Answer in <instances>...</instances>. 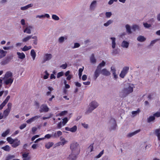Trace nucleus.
Segmentation results:
<instances>
[{
	"label": "nucleus",
	"mask_w": 160,
	"mask_h": 160,
	"mask_svg": "<svg viewBox=\"0 0 160 160\" xmlns=\"http://www.w3.org/2000/svg\"><path fill=\"white\" fill-rule=\"evenodd\" d=\"M67 111H64L62 112L61 113H59V114H57L56 115L57 116H62L64 115L65 114H66L67 113Z\"/></svg>",
	"instance_id": "49530a36"
},
{
	"label": "nucleus",
	"mask_w": 160,
	"mask_h": 160,
	"mask_svg": "<svg viewBox=\"0 0 160 160\" xmlns=\"http://www.w3.org/2000/svg\"><path fill=\"white\" fill-rule=\"evenodd\" d=\"M140 130H137L133 132H131L130 133H129L127 135V136L128 137H131L132 136H134V135H136L137 133H138V132H140Z\"/></svg>",
	"instance_id": "cd10ccee"
},
{
	"label": "nucleus",
	"mask_w": 160,
	"mask_h": 160,
	"mask_svg": "<svg viewBox=\"0 0 160 160\" xmlns=\"http://www.w3.org/2000/svg\"><path fill=\"white\" fill-rule=\"evenodd\" d=\"M52 114L50 113L48 115H47V117H43L42 119L44 120L46 119H49L52 117Z\"/></svg>",
	"instance_id": "3c124183"
},
{
	"label": "nucleus",
	"mask_w": 160,
	"mask_h": 160,
	"mask_svg": "<svg viewBox=\"0 0 160 160\" xmlns=\"http://www.w3.org/2000/svg\"><path fill=\"white\" fill-rule=\"evenodd\" d=\"M60 141L58 142L57 143V146H63L65 144L67 143L68 141L62 137H61L60 138Z\"/></svg>",
	"instance_id": "f8f14e48"
},
{
	"label": "nucleus",
	"mask_w": 160,
	"mask_h": 160,
	"mask_svg": "<svg viewBox=\"0 0 160 160\" xmlns=\"http://www.w3.org/2000/svg\"><path fill=\"white\" fill-rule=\"evenodd\" d=\"M105 62H104V61H102V62L100 63L98 65V66L97 67V68L101 70L102 67H103L105 66Z\"/></svg>",
	"instance_id": "473e14b6"
},
{
	"label": "nucleus",
	"mask_w": 160,
	"mask_h": 160,
	"mask_svg": "<svg viewBox=\"0 0 160 160\" xmlns=\"http://www.w3.org/2000/svg\"><path fill=\"white\" fill-rule=\"evenodd\" d=\"M111 71L112 72V74L116 72V70L115 67L112 66L111 67Z\"/></svg>",
	"instance_id": "864d4df0"
},
{
	"label": "nucleus",
	"mask_w": 160,
	"mask_h": 160,
	"mask_svg": "<svg viewBox=\"0 0 160 160\" xmlns=\"http://www.w3.org/2000/svg\"><path fill=\"white\" fill-rule=\"evenodd\" d=\"M67 63H65V64H63L62 65L60 66V67L62 68L63 69H66L67 67Z\"/></svg>",
	"instance_id": "338daca9"
},
{
	"label": "nucleus",
	"mask_w": 160,
	"mask_h": 160,
	"mask_svg": "<svg viewBox=\"0 0 160 160\" xmlns=\"http://www.w3.org/2000/svg\"><path fill=\"white\" fill-rule=\"evenodd\" d=\"M129 45V43L128 42L123 40L121 43V46L123 48H128Z\"/></svg>",
	"instance_id": "dca6fc26"
},
{
	"label": "nucleus",
	"mask_w": 160,
	"mask_h": 160,
	"mask_svg": "<svg viewBox=\"0 0 160 160\" xmlns=\"http://www.w3.org/2000/svg\"><path fill=\"white\" fill-rule=\"evenodd\" d=\"M80 46V44L77 42H76L74 43V46L73 47H72V48L74 49L76 48H78Z\"/></svg>",
	"instance_id": "09e8293b"
},
{
	"label": "nucleus",
	"mask_w": 160,
	"mask_h": 160,
	"mask_svg": "<svg viewBox=\"0 0 160 160\" xmlns=\"http://www.w3.org/2000/svg\"><path fill=\"white\" fill-rule=\"evenodd\" d=\"M99 105V104L95 101H92L89 105L88 108L85 112L86 114H88L96 108Z\"/></svg>",
	"instance_id": "7ed1b4c3"
},
{
	"label": "nucleus",
	"mask_w": 160,
	"mask_h": 160,
	"mask_svg": "<svg viewBox=\"0 0 160 160\" xmlns=\"http://www.w3.org/2000/svg\"><path fill=\"white\" fill-rule=\"evenodd\" d=\"M125 28L126 29V31L128 34H131L132 32L130 26L128 24H126L125 25Z\"/></svg>",
	"instance_id": "2f4dec72"
},
{
	"label": "nucleus",
	"mask_w": 160,
	"mask_h": 160,
	"mask_svg": "<svg viewBox=\"0 0 160 160\" xmlns=\"http://www.w3.org/2000/svg\"><path fill=\"white\" fill-rule=\"evenodd\" d=\"M108 125L109 127V129L111 130H114L116 128L117 126L116 122L113 118H111L109 121Z\"/></svg>",
	"instance_id": "20e7f679"
},
{
	"label": "nucleus",
	"mask_w": 160,
	"mask_h": 160,
	"mask_svg": "<svg viewBox=\"0 0 160 160\" xmlns=\"http://www.w3.org/2000/svg\"><path fill=\"white\" fill-rule=\"evenodd\" d=\"M153 115L155 117L158 118L160 117V109H159V111L154 113Z\"/></svg>",
	"instance_id": "de8ad7c7"
},
{
	"label": "nucleus",
	"mask_w": 160,
	"mask_h": 160,
	"mask_svg": "<svg viewBox=\"0 0 160 160\" xmlns=\"http://www.w3.org/2000/svg\"><path fill=\"white\" fill-rule=\"evenodd\" d=\"M9 129H7L4 132H3L2 134V137H6L9 132Z\"/></svg>",
	"instance_id": "37998d69"
},
{
	"label": "nucleus",
	"mask_w": 160,
	"mask_h": 160,
	"mask_svg": "<svg viewBox=\"0 0 160 160\" xmlns=\"http://www.w3.org/2000/svg\"><path fill=\"white\" fill-rule=\"evenodd\" d=\"M32 35L27 36V37L24 38L23 39H22V41L23 42H26L32 38Z\"/></svg>",
	"instance_id": "c85d7f7f"
},
{
	"label": "nucleus",
	"mask_w": 160,
	"mask_h": 160,
	"mask_svg": "<svg viewBox=\"0 0 160 160\" xmlns=\"http://www.w3.org/2000/svg\"><path fill=\"white\" fill-rule=\"evenodd\" d=\"M20 143V141L18 140L17 138V140H15V141L14 142L13 144L12 145V146L14 148H15L19 145Z\"/></svg>",
	"instance_id": "b1692460"
},
{
	"label": "nucleus",
	"mask_w": 160,
	"mask_h": 160,
	"mask_svg": "<svg viewBox=\"0 0 160 160\" xmlns=\"http://www.w3.org/2000/svg\"><path fill=\"white\" fill-rule=\"evenodd\" d=\"M63 75V73L62 72H59L58 73L57 75V78H59L60 77L62 76Z\"/></svg>",
	"instance_id": "69168bd1"
},
{
	"label": "nucleus",
	"mask_w": 160,
	"mask_h": 160,
	"mask_svg": "<svg viewBox=\"0 0 160 160\" xmlns=\"http://www.w3.org/2000/svg\"><path fill=\"white\" fill-rule=\"evenodd\" d=\"M7 140L9 143L12 145L14 142L17 140V138L13 139L10 137H8L7 138Z\"/></svg>",
	"instance_id": "7c9ffc66"
},
{
	"label": "nucleus",
	"mask_w": 160,
	"mask_h": 160,
	"mask_svg": "<svg viewBox=\"0 0 160 160\" xmlns=\"http://www.w3.org/2000/svg\"><path fill=\"white\" fill-rule=\"evenodd\" d=\"M132 29L135 31L137 30H138L139 29V27L138 25H134L132 26Z\"/></svg>",
	"instance_id": "ea45409f"
},
{
	"label": "nucleus",
	"mask_w": 160,
	"mask_h": 160,
	"mask_svg": "<svg viewBox=\"0 0 160 160\" xmlns=\"http://www.w3.org/2000/svg\"><path fill=\"white\" fill-rule=\"evenodd\" d=\"M62 134V132L60 131H58L57 132L53 133L52 135V137L53 138H57Z\"/></svg>",
	"instance_id": "a211bd4d"
},
{
	"label": "nucleus",
	"mask_w": 160,
	"mask_h": 160,
	"mask_svg": "<svg viewBox=\"0 0 160 160\" xmlns=\"http://www.w3.org/2000/svg\"><path fill=\"white\" fill-rule=\"evenodd\" d=\"M93 144H91L88 147V150L91 152L93 151Z\"/></svg>",
	"instance_id": "603ef678"
},
{
	"label": "nucleus",
	"mask_w": 160,
	"mask_h": 160,
	"mask_svg": "<svg viewBox=\"0 0 160 160\" xmlns=\"http://www.w3.org/2000/svg\"><path fill=\"white\" fill-rule=\"evenodd\" d=\"M155 119V117L153 115V116H151L148 118V122H151L153 121Z\"/></svg>",
	"instance_id": "4c0bfd02"
},
{
	"label": "nucleus",
	"mask_w": 160,
	"mask_h": 160,
	"mask_svg": "<svg viewBox=\"0 0 160 160\" xmlns=\"http://www.w3.org/2000/svg\"><path fill=\"white\" fill-rule=\"evenodd\" d=\"M12 59V56H9L7 57L2 60L0 62V64L2 66L7 64L9 63Z\"/></svg>",
	"instance_id": "39448f33"
},
{
	"label": "nucleus",
	"mask_w": 160,
	"mask_h": 160,
	"mask_svg": "<svg viewBox=\"0 0 160 160\" xmlns=\"http://www.w3.org/2000/svg\"><path fill=\"white\" fill-rule=\"evenodd\" d=\"M50 16L49 14L47 13H45L44 15H37L36 16V18H44L46 17L47 18H49Z\"/></svg>",
	"instance_id": "c756f323"
},
{
	"label": "nucleus",
	"mask_w": 160,
	"mask_h": 160,
	"mask_svg": "<svg viewBox=\"0 0 160 160\" xmlns=\"http://www.w3.org/2000/svg\"><path fill=\"white\" fill-rule=\"evenodd\" d=\"M113 49H114L112 51V54L114 55H116L119 53V52L117 49H115V48Z\"/></svg>",
	"instance_id": "e2e57ef3"
},
{
	"label": "nucleus",
	"mask_w": 160,
	"mask_h": 160,
	"mask_svg": "<svg viewBox=\"0 0 160 160\" xmlns=\"http://www.w3.org/2000/svg\"><path fill=\"white\" fill-rule=\"evenodd\" d=\"M104 153V150H103L99 154L97 155L96 157V158H99L101 157V156Z\"/></svg>",
	"instance_id": "8fccbe9b"
},
{
	"label": "nucleus",
	"mask_w": 160,
	"mask_h": 160,
	"mask_svg": "<svg viewBox=\"0 0 160 160\" xmlns=\"http://www.w3.org/2000/svg\"><path fill=\"white\" fill-rule=\"evenodd\" d=\"M158 39H155L152 41L151 42L150 45V46H153V45L154 44L156 43V42L158 41Z\"/></svg>",
	"instance_id": "4d7b16f0"
},
{
	"label": "nucleus",
	"mask_w": 160,
	"mask_h": 160,
	"mask_svg": "<svg viewBox=\"0 0 160 160\" xmlns=\"http://www.w3.org/2000/svg\"><path fill=\"white\" fill-rule=\"evenodd\" d=\"M97 5V2L96 0H93L91 3L89 7V9L90 11H94Z\"/></svg>",
	"instance_id": "1a4fd4ad"
},
{
	"label": "nucleus",
	"mask_w": 160,
	"mask_h": 160,
	"mask_svg": "<svg viewBox=\"0 0 160 160\" xmlns=\"http://www.w3.org/2000/svg\"><path fill=\"white\" fill-rule=\"evenodd\" d=\"M3 79L4 81L3 82L4 83L7 85H11L13 81V78L4 79Z\"/></svg>",
	"instance_id": "ddd939ff"
},
{
	"label": "nucleus",
	"mask_w": 160,
	"mask_h": 160,
	"mask_svg": "<svg viewBox=\"0 0 160 160\" xmlns=\"http://www.w3.org/2000/svg\"><path fill=\"white\" fill-rule=\"evenodd\" d=\"M45 73L46 74V75L44 76L43 78L45 79H46L48 78V76L49 75V74L48 72L47 71H45Z\"/></svg>",
	"instance_id": "680f3d73"
},
{
	"label": "nucleus",
	"mask_w": 160,
	"mask_h": 160,
	"mask_svg": "<svg viewBox=\"0 0 160 160\" xmlns=\"http://www.w3.org/2000/svg\"><path fill=\"white\" fill-rule=\"evenodd\" d=\"M17 54L18 55V58L19 59H23L25 57V55L23 52H17Z\"/></svg>",
	"instance_id": "393cba45"
},
{
	"label": "nucleus",
	"mask_w": 160,
	"mask_h": 160,
	"mask_svg": "<svg viewBox=\"0 0 160 160\" xmlns=\"http://www.w3.org/2000/svg\"><path fill=\"white\" fill-rule=\"evenodd\" d=\"M112 15L111 12H107L105 13V15L107 17L109 18H110Z\"/></svg>",
	"instance_id": "13d9d810"
},
{
	"label": "nucleus",
	"mask_w": 160,
	"mask_h": 160,
	"mask_svg": "<svg viewBox=\"0 0 160 160\" xmlns=\"http://www.w3.org/2000/svg\"><path fill=\"white\" fill-rule=\"evenodd\" d=\"M143 25L145 28H149L151 27L150 24H148L147 23H143Z\"/></svg>",
	"instance_id": "5fc2aeb1"
},
{
	"label": "nucleus",
	"mask_w": 160,
	"mask_h": 160,
	"mask_svg": "<svg viewBox=\"0 0 160 160\" xmlns=\"http://www.w3.org/2000/svg\"><path fill=\"white\" fill-rule=\"evenodd\" d=\"M26 126V124L25 123L21 125L19 127V128L20 129L22 130L25 128Z\"/></svg>",
	"instance_id": "774afa93"
},
{
	"label": "nucleus",
	"mask_w": 160,
	"mask_h": 160,
	"mask_svg": "<svg viewBox=\"0 0 160 160\" xmlns=\"http://www.w3.org/2000/svg\"><path fill=\"white\" fill-rule=\"evenodd\" d=\"M90 62L93 64H95L96 63L97 60L94 57V54H92L91 56L90 57Z\"/></svg>",
	"instance_id": "6ab92c4d"
},
{
	"label": "nucleus",
	"mask_w": 160,
	"mask_h": 160,
	"mask_svg": "<svg viewBox=\"0 0 160 160\" xmlns=\"http://www.w3.org/2000/svg\"><path fill=\"white\" fill-rule=\"evenodd\" d=\"M146 39L143 36L139 35L137 38V40L139 42H144Z\"/></svg>",
	"instance_id": "4be33fe9"
},
{
	"label": "nucleus",
	"mask_w": 160,
	"mask_h": 160,
	"mask_svg": "<svg viewBox=\"0 0 160 160\" xmlns=\"http://www.w3.org/2000/svg\"><path fill=\"white\" fill-rule=\"evenodd\" d=\"M52 57V56L51 54L45 53L44 55L42 63H44L47 61L51 60Z\"/></svg>",
	"instance_id": "0eeeda50"
},
{
	"label": "nucleus",
	"mask_w": 160,
	"mask_h": 160,
	"mask_svg": "<svg viewBox=\"0 0 160 160\" xmlns=\"http://www.w3.org/2000/svg\"><path fill=\"white\" fill-rule=\"evenodd\" d=\"M110 39L111 40L112 47L113 49H114L116 46V38L114 37H111Z\"/></svg>",
	"instance_id": "aec40b11"
},
{
	"label": "nucleus",
	"mask_w": 160,
	"mask_h": 160,
	"mask_svg": "<svg viewBox=\"0 0 160 160\" xmlns=\"http://www.w3.org/2000/svg\"><path fill=\"white\" fill-rule=\"evenodd\" d=\"M77 129V126L76 125H74L72 127L70 128V132H74L76 131Z\"/></svg>",
	"instance_id": "79ce46f5"
},
{
	"label": "nucleus",
	"mask_w": 160,
	"mask_h": 160,
	"mask_svg": "<svg viewBox=\"0 0 160 160\" xmlns=\"http://www.w3.org/2000/svg\"><path fill=\"white\" fill-rule=\"evenodd\" d=\"M129 69V68L128 67H124L120 74L119 76L120 77L123 78L126 74L128 73Z\"/></svg>",
	"instance_id": "6e6552de"
},
{
	"label": "nucleus",
	"mask_w": 160,
	"mask_h": 160,
	"mask_svg": "<svg viewBox=\"0 0 160 160\" xmlns=\"http://www.w3.org/2000/svg\"><path fill=\"white\" fill-rule=\"evenodd\" d=\"M67 36H61L59 38L58 41L59 43H62L65 40H67Z\"/></svg>",
	"instance_id": "a878e982"
},
{
	"label": "nucleus",
	"mask_w": 160,
	"mask_h": 160,
	"mask_svg": "<svg viewBox=\"0 0 160 160\" xmlns=\"http://www.w3.org/2000/svg\"><path fill=\"white\" fill-rule=\"evenodd\" d=\"M70 148L71 151L72 155L74 156V158H72V159L74 160L77 158V156L80 153V146L77 142H74L70 144Z\"/></svg>",
	"instance_id": "f257e3e1"
},
{
	"label": "nucleus",
	"mask_w": 160,
	"mask_h": 160,
	"mask_svg": "<svg viewBox=\"0 0 160 160\" xmlns=\"http://www.w3.org/2000/svg\"><path fill=\"white\" fill-rule=\"evenodd\" d=\"M32 47L31 46H25L22 49V50L23 51H26L31 48Z\"/></svg>",
	"instance_id": "58836bf2"
},
{
	"label": "nucleus",
	"mask_w": 160,
	"mask_h": 160,
	"mask_svg": "<svg viewBox=\"0 0 160 160\" xmlns=\"http://www.w3.org/2000/svg\"><path fill=\"white\" fill-rule=\"evenodd\" d=\"M15 158V156L14 155H10L8 156L6 158V160H10L12 159Z\"/></svg>",
	"instance_id": "6e6d98bb"
},
{
	"label": "nucleus",
	"mask_w": 160,
	"mask_h": 160,
	"mask_svg": "<svg viewBox=\"0 0 160 160\" xmlns=\"http://www.w3.org/2000/svg\"><path fill=\"white\" fill-rule=\"evenodd\" d=\"M10 111L6 109L3 112V114L0 112V120L2 118H5L8 116L10 113Z\"/></svg>",
	"instance_id": "9b49d317"
},
{
	"label": "nucleus",
	"mask_w": 160,
	"mask_h": 160,
	"mask_svg": "<svg viewBox=\"0 0 160 160\" xmlns=\"http://www.w3.org/2000/svg\"><path fill=\"white\" fill-rule=\"evenodd\" d=\"M2 149L6 151H9L10 150V147L8 145L2 147Z\"/></svg>",
	"instance_id": "a19ab883"
},
{
	"label": "nucleus",
	"mask_w": 160,
	"mask_h": 160,
	"mask_svg": "<svg viewBox=\"0 0 160 160\" xmlns=\"http://www.w3.org/2000/svg\"><path fill=\"white\" fill-rule=\"evenodd\" d=\"M53 142H49L46 144L45 147L47 149H49L53 145Z\"/></svg>",
	"instance_id": "f704fd0d"
},
{
	"label": "nucleus",
	"mask_w": 160,
	"mask_h": 160,
	"mask_svg": "<svg viewBox=\"0 0 160 160\" xmlns=\"http://www.w3.org/2000/svg\"><path fill=\"white\" fill-rule=\"evenodd\" d=\"M101 71L100 69L97 68L94 72L93 77L94 79H96L99 76Z\"/></svg>",
	"instance_id": "f3484780"
},
{
	"label": "nucleus",
	"mask_w": 160,
	"mask_h": 160,
	"mask_svg": "<svg viewBox=\"0 0 160 160\" xmlns=\"http://www.w3.org/2000/svg\"><path fill=\"white\" fill-rule=\"evenodd\" d=\"M113 21L111 20H109L107 21L106 23L103 24L104 26L107 27L109 26L113 22Z\"/></svg>",
	"instance_id": "c9c22d12"
},
{
	"label": "nucleus",
	"mask_w": 160,
	"mask_h": 160,
	"mask_svg": "<svg viewBox=\"0 0 160 160\" xmlns=\"http://www.w3.org/2000/svg\"><path fill=\"white\" fill-rule=\"evenodd\" d=\"M52 18L56 21L58 20L59 19V17L55 14H53L52 16Z\"/></svg>",
	"instance_id": "a18cd8bd"
},
{
	"label": "nucleus",
	"mask_w": 160,
	"mask_h": 160,
	"mask_svg": "<svg viewBox=\"0 0 160 160\" xmlns=\"http://www.w3.org/2000/svg\"><path fill=\"white\" fill-rule=\"evenodd\" d=\"M84 68L83 67L82 68H80L78 70V75L80 78H81L82 75V72Z\"/></svg>",
	"instance_id": "c03bdc74"
},
{
	"label": "nucleus",
	"mask_w": 160,
	"mask_h": 160,
	"mask_svg": "<svg viewBox=\"0 0 160 160\" xmlns=\"http://www.w3.org/2000/svg\"><path fill=\"white\" fill-rule=\"evenodd\" d=\"M33 5L31 3L28 4L25 6L21 8V9L22 10H27L28 8L32 7L33 6Z\"/></svg>",
	"instance_id": "bb28decb"
},
{
	"label": "nucleus",
	"mask_w": 160,
	"mask_h": 160,
	"mask_svg": "<svg viewBox=\"0 0 160 160\" xmlns=\"http://www.w3.org/2000/svg\"><path fill=\"white\" fill-rule=\"evenodd\" d=\"M101 73L105 76H109L111 75L110 72L106 68H104L101 70Z\"/></svg>",
	"instance_id": "2eb2a0df"
},
{
	"label": "nucleus",
	"mask_w": 160,
	"mask_h": 160,
	"mask_svg": "<svg viewBox=\"0 0 160 160\" xmlns=\"http://www.w3.org/2000/svg\"><path fill=\"white\" fill-rule=\"evenodd\" d=\"M7 53V51H4L2 49H0V59H1L5 57Z\"/></svg>",
	"instance_id": "412c9836"
},
{
	"label": "nucleus",
	"mask_w": 160,
	"mask_h": 160,
	"mask_svg": "<svg viewBox=\"0 0 160 160\" xmlns=\"http://www.w3.org/2000/svg\"><path fill=\"white\" fill-rule=\"evenodd\" d=\"M68 119L67 118H65L63 119V121L62 122L63 124V126H64L68 122Z\"/></svg>",
	"instance_id": "bf43d9fd"
},
{
	"label": "nucleus",
	"mask_w": 160,
	"mask_h": 160,
	"mask_svg": "<svg viewBox=\"0 0 160 160\" xmlns=\"http://www.w3.org/2000/svg\"><path fill=\"white\" fill-rule=\"evenodd\" d=\"M12 106V103L9 102L7 105L8 108L6 109L11 111Z\"/></svg>",
	"instance_id": "052dcab7"
},
{
	"label": "nucleus",
	"mask_w": 160,
	"mask_h": 160,
	"mask_svg": "<svg viewBox=\"0 0 160 160\" xmlns=\"http://www.w3.org/2000/svg\"><path fill=\"white\" fill-rule=\"evenodd\" d=\"M135 88L134 85L131 83H128L125 85V87L122 90L121 93L124 96L132 93L133 91V88Z\"/></svg>",
	"instance_id": "f03ea898"
},
{
	"label": "nucleus",
	"mask_w": 160,
	"mask_h": 160,
	"mask_svg": "<svg viewBox=\"0 0 160 160\" xmlns=\"http://www.w3.org/2000/svg\"><path fill=\"white\" fill-rule=\"evenodd\" d=\"M22 28L24 32L30 34L31 32V30L33 28V27L31 25H26L23 26Z\"/></svg>",
	"instance_id": "423d86ee"
},
{
	"label": "nucleus",
	"mask_w": 160,
	"mask_h": 160,
	"mask_svg": "<svg viewBox=\"0 0 160 160\" xmlns=\"http://www.w3.org/2000/svg\"><path fill=\"white\" fill-rule=\"evenodd\" d=\"M155 134L157 137L158 140L160 141V128L156 129L155 130Z\"/></svg>",
	"instance_id": "5701e85b"
},
{
	"label": "nucleus",
	"mask_w": 160,
	"mask_h": 160,
	"mask_svg": "<svg viewBox=\"0 0 160 160\" xmlns=\"http://www.w3.org/2000/svg\"><path fill=\"white\" fill-rule=\"evenodd\" d=\"M30 54L34 60H35L36 57V53L34 49L31 50L30 52Z\"/></svg>",
	"instance_id": "72a5a7b5"
},
{
	"label": "nucleus",
	"mask_w": 160,
	"mask_h": 160,
	"mask_svg": "<svg viewBox=\"0 0 160 160\" xmlns=\"http://www.w3.org/2000/svg\"><path fill=\"white\" fill-rule=\"evenodd\" d=\"M10 78H13L12 73L10 71H8L5 74L3 78V79H8Z\"/></svg>",
	"instance_id": "4468645a"
},
{
	"label": "nucleus",
	"mask_w": 160,
	"mask_h": 160,
	"mask_svg": "<svg viewBox=\"0 0 160 160\" xmlns=\"http://www.w3.org/2000/svg\"><path fill=\"white\" fill-rule=\"evenodd\" d=\"M140 112V110H138L136 111H133L132 112V115H136L138 114Z\"/></svg>",
	"instance_id": "0e129e2a"
},
{
	"label": "nucleus",
	"mask_w": 160,
	"mask_h": 160,
	"mask_svg": "<svg viewBox=\"0 0 160 160\" xmlns=\"http://www.w3.org/2000/svg\"><path fill=\"white\" fill-rule=\"evenodd\" d=\"M49 110V108L47 105L45 104H42L41 106L39 111L40 112H47Z\"/></svg>",
	"instance_id": "9d476101"
},
{
	"label": "nucleus",
	"mask_w": 160,
	"mask_h": 160,
	"mask_svg": "<svg viewBox=\"0 0 160 160\" xmlns=\"http://www.w3.org/2000/svg\"><path fill=\"white\" fill-rule=\"evenodd\" d=\"M32 38L33 39V43L34 45H37L38 43V38L36 36H33Z\"/></svg>",
	"instance_id": "e433bc0d"
}]
</instances>
